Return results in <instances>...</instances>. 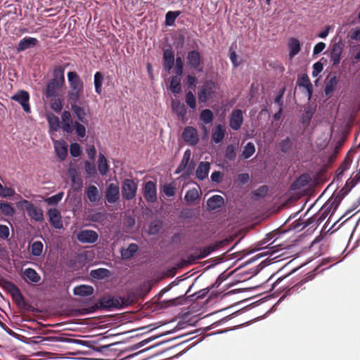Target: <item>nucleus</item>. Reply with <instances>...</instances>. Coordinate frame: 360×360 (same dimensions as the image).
I'll return each mask as SVG.
<instances>
[{
  "label": "nucleus",
  "mask_w": 360,
  "mask_h": 360,
  "mask_svg": "<svg viewBox=\"0 0 360 360\" xmlns=\"http://www.w3.org/2000/svg\"><path fill=\"white\" fill-rule=\"evenodd\" d=\"M143 196L148 202H154L157 200L156 186L154 182L149 181L145 184Z\"/></svg>",
  "instance_id": "14"
},
{
  "label": "nucleus",
  "mask_w": 360,
  "mask_h": 360,
  "mask_svg": "<svg viewBox=\"0 0 360 360\" xmlns=\"http://www.w3.org/2000/svg\"><path fill=\"white\" fill-rule=\"evenodd\" d=\"M70 154L74 158H77L81 155L82 150L79 144L77 143H72L70 145Z\"/></svg>",
  "instance_id": "59"
},
{
  "label": "nucleus",
  "mask_w": 360,
  "mask_h": 360,
  "mask_svg": "<svg viewBox=\"0 0 360 360\" xmlns=\"http://www.w3.org/2000/svg\"><path fill=\"white\" fill-rule=\"evenodd\" d=\"M268 191L267 186H261L254 191V195L259 198H264L267 194Z\"/></svg>",
  "instance_id": "64"
},
{
  "label": "nucleus",
  "mask_w": 360,
  "mask_h": 360,
  "mask_svg": "<svg viewBox=\"0 0 360 360\" xmlns=\"http://www.w3.org/2000/svg\"><path fill=\"white\" fill-rule=\"evenodd\" d=\"M229 122L233 130H239L243 123V111L240 109H234L230 114Z\"/></svg>",
  "instance_id": "10"
},
{
  "label": "nucleus",
  "mask_w": 360,
  "mask_h": 360,
  "mask_svg": "<svg viewBox=\"0 0 360 360\" xmlns=\"http://www.w3.org/2000/svg\"><path fill=\"white\" fill-rule=\"evenodd\" d=\"M124 298L123 297H115L110 295L103 296L95 306L92 307V311L98 309L107 310L111 309H121L124 305Z\"/></svg>",
  "instance_id": "3"
},
{
  "label": "nucleus",
  "mask_w": 360,
  "mask_h": 360,
  "mask_svg": "<svg viewBox=\"0 0 360 360\" xmlns=\"http://www.w3.org/2000/svg\"><path fill=\"white\" fill-rule=\"evenodd\" d=\"M344 49V44L342 40H339L338 42H335L332 45V48L330 53V58L333 63V65H338L341 60V56Z\"/></svg>",
  "instance_id": "9"
},
{
  "label": "nucleus",
  "mask_w": 360,
  "mask_h": 360,
  "mask_svg": "<svg viewBox=\"0 0 360 360\" xmlns=\"http://www.w3.org/2000/svg\"><path fill=\"white\" fill-rule=\"evenodd\" d=\"M182 139L190 145L197 144L199 139L196 129L190 126L186 127L182 133Z\"/></svg>",
  "instance_id": "12"
},
{
  "label": "nucleus",
  "mask_w": 360,
  "mask_h": 360,
  "mask_svg": "<svg viewBox=\"0 0 360 360\" xmlns=\"http://www.w3.org/2000/svg\"><path fill=\"white\" fill-rule=\"evenodd\" d=\"M174 53L170 49H167L163 52V67L167 72H170L174 65Z\"/></svg>",
  "instance_id": "20"
},
{
  "label": "nucleus",
  "mask_w": 360,
  "mask_h": 360,
  "mask_svg": "<svg viewBox=\"0 0 360 360\" xmlns=\"http://www.w3.org/2000/svg\"><path fill=\"white\" fill-rule=\"evenodd\" d=\"M48 216L50 224L53 227L57 229L63 228V221L60 212L56 208H51L48 210Z\"/></svg>",
  "instance_id": "15"
},
{
  "label": "nucleus",
  "mask_w": 360,
  "mask_h": 360,
  "mask_svg": "<svg viewBox=\"0 0 360 360\" xmlns=\"http://www.w3.org/2000/svg\"><path fill=\"white\" fill-rule=\"evenodd\" d=\"M62 129L64 131L71 133L72 131V120L71 113L69 111L65 110L62 115Z\"/></svg>",
  "instance_id": "26"
},
{
  "label": "nucleus",
  "mask_w": 360,
  "mask_h": 360,
  "mask_svg": "<svg viewBox=\"0 0 360 360\" xmlns=\"http://www.w3.org/2000/svg\"><path fill=\"white\" fill-rule=\"evenodd\" d=\"M214 116L213 112L210 109L202 110L200 114V120L205 124H212Z\"/></svg>",
  "instance_id": "38"
},
{
  "label": "nucleus",
  "mask_w": 360,
  "mask_h": 360,
  "mask_svg": "<svg viewBox=\"0 0 360 360\" xmlns=\"http://www.w3.org/2000/svg\"><path fill=\"white\" fill-rule=\"evenodd\" d=\"M75 129L76 133L78 136H79L81 138H84L85 136L86 128L82 124H81L78 122H75Z\"/></svg>",
  "instance_id": "62"
},
{
  "label": "nucleus",
  "mask_w": 360,
  "mask_h": 360,
  "mask_svg": "<svg viewBox=\"0 0 360 360\" xmlns=\"http://www.w3.org/2000/svg\"><path fill=\"white\" fill-rule=\"evenodd\" d=\"M98 170L101 174H105L108 171L107 159H98Z\"/></svg>",
  "instance_id": "60"
},
{
  "label": "nucleus",
  "mask_w": 360,
  "mask_h": 360,
  "mask_svg": "<svg viewBox=\"0 0 360 360\" xmlns=\"http://www.w3.org/2000/svg\"><path fill=\"white\" fill-rule=\"evenodd\" d=\"M39 43V40L37 38L26 37L22 39L16 46V51L18 53L25 51L26 49L32 48L37 46Z\"/></svg>",
  "instance_id": "19"
},
{
  "label": "nucleus",
  "mask_w": 360,
  "mask_h": 360,
  "mask_svg": "<svg viewBox=\"0 0 360 360\" xmlns=\"http://www.w3.org/2000/svg\"><path fill=\"white\" fill-rule=\"evenodd\" d=\"M185 101L191 108L195 109L196 108V98L192 91H188L186 93Z\"/></svg>",
  "instance_id": "52"
},
{
  "label": "nucleus",
  "mask_w": 360,
  "mask_h": 360,
  "mask_svg": "<svg viewBox=\"0 0 360 360\" xmlns=\"http://www.w3.org/2000/svg\"><path fill=\"white\" fill-rule=\"evenodd\" d=\"M226 134V129L224 125L219 124L216 125L214 129L212 131V140L215 143H221Z\"/></svg>",
  "instance_id": "24"
},
{
  "label": "nucleus",
  "mask_w": 360,
  "mask_h": 360,
  "mask_svg": "<svg viewBox=\"0 0 360 360\" xmlns=\"http://www.w3.org/2000/svg\"><path fill=\"white\" fill-rule=\"evenodd\" d=\"M70 105L71 110H72L73 114L75 115V116L77 117L78 120L82 123L86 124L88 122V120H86V117L89 112V108L81 107L80 105H77V103H71Z\"/></svg>",
  "instance_id": "16"
},
{
  "label": "nucleus",
  "mask_w": 360,
  "mask_h": 360,
  "mask_svg": "<svg viewBox=\"0 0 360 360\" xmlns=\"http://www.w3.org/2000/svg\"><path fill=\"white\" fill-rule=\"evenodd\" d=\"M1 285L3 288L11 295V296H13V295L15 294L20 290L15 284L7 280H3L1 282Z\"/></svg>",
  "instance_id": "40"
},
{
  "label": "nucleus",
  "mask_w": 360,
  "mask_h": 360,
  "mask_svg": "<svg viewBox=\"0 0 360 360\" xmlns=\"http://www.w3.org/2000/svg\"><path fill=\"white\" fill-rule=\"evenodd\" d=\"M176 187L173 183L167 184L163 186V192L167 197H172L175 194Z\"/></svg>",
  "instance_id": "56"
},
{
  "label": "nucleus",
  "mask_w": 360,
  "mask_h": 360,
  "mask_svg": "<svg viewBox=\"0 0 360 360\" xmlns=\"http://www.w3.org/2000/svg\"><path fill=\"white\" fill-rule=\"evenodd\" d=\"M199 198V193L197 188H193L189 189L184 197L185 200L188 204H192L195 200Z\"/></svg>",
  "instance_id": "45"
},
{
  "label": "nucleus",
  "mask_w": 360,
  "mask_h": 360,
  "mask_svg": "<svg viewBox=\"0 0 360 360\" xmlns=\"http://www.w3.org/2000/svg\"><path fill=\"white\" fill-rule=\"evenodd\" d=\"M314 276L315 274L313 272L308 273L304 278L295 284L289 290H292V292L297 291L300 287L308 281H311Z\"/></svg>",
  "instance_id": "46"
},
{
  "label": "nucleus",
  "mask_w": 360,
  "mask_h": 360,
  "mask_svg": "<svg viewBox=\"0 0 360 360\" xmlns=\"http://www.w3.org/2000/svg\"><path fill=\"white\" fill-rule=\"evenodd\" d=\"M94 288L91 285H80L74 288L73 293L75 295L86 297L94 293Z\"/></svg>",
  "instance_id": "27"
},
{
  "label": "nucleus",
  "mask_w": 360,
  "mask_h": 360,
  "mask_svg": "<svg viewBox=\"0 0 360 360\" xmlns=\"http://www.w3.org/2000/svg\"><path fill=\"white\" fill-rule=\"evenodd\" d=\"M110 271L107 269L100 268L91 271L90 275L96 279H103L110 276Z\"/></svg>",
  "instance_id": "43"
},
{
  "label": "nucleus",
  "mask_w": 360,
  "mask_h": 360,
  "mask_svg": "<svg viewBox=\"0 0 360 360\" xmlns=\"http://www.w3.org/2000/svg\"><path fill=\"white\" fill-rule=\"evenodd\" d=\"M289 56L292 58L299 53L301 49L300 41L297 38H291L288 42Z\"/></svg>",
  "instance_id": "29"
},
{
  "label": "nucleus",
  "mask_w": 360,
  "mask_h": 360,
  "mask_svg": "<svg viewBox=\"0 0 360 360\" xmlns=\"http://www.w3.org/2000/svg\"><path fill=\"white\" fill-rule=\"evenodd\" d=\"M210 170L209 162H200L198 167L196 169V176L199 179H204L208 175Z\"/></svg>",
  "instance_id": "34"
},
{
  "label": "nucleus",
  "mask_w": 360,
  "mask_h": 360,
  "mask_svg": "<svg viewBox=\"0 0 360 360\" xmlns=\"http://www.w3.org/2000/svg\"><path fill=\"white\" fill-rule=\"evenodd\" d=\"M103 82V75L101 72H96L94 75L95 91L98 95L102 94V85Z\"/></svg>",
  "instance_id": "42"
},
{
  "label": "nucleus",
  "mask_w": 360,
  "mask_h": 360,
  "mask_svg": "<svg viewBox=\"0 0 360 360\" xmlns=\"http://www.w3.org/2000/svg\"><path fill=\"white\" fill-rule=\"evenodd\" d=\"M210 290H212L210 286L208 288L202 289V290L196 292L195 293H194L192 295V297H195V300H199L203 299L209 293Z\"/></svg>",
  "instance_id": "61"
},
{
  "label": "nucleus",
  "mask_w": 360,
  "mask_h": 360,
  "mask_svg": "<svg viewBox=\"0 0 360 360\" xmlns=\"http://www.w3.org/2000/svg\"><path fill=\"white\" fill-rule=\"evenodd\" d=\"M15 191L11 188L4 187L0 184V196L3 198L11 197L14 195Z\"/></svg>",
  "instance_id": "57"
},
{
  "label": "nucleus",
  "mask_w": 360,
  "mask_h": 360,
  "mask_svg": "<svg viewBox=\"0 0 360 360\" xmlns=\"http://www.w3.org/2000/svg\"><path fill=\"white\" fill-rule=\"evenodd\" d=\"M0 210L6 216H13L15 213V209L8 202H0Z\"/></svg>",
  "instance_id": "49"
},
{
  "label": "nucleus",
  "mask_w": 360,
  "mask_h": 360,
  "mask_svg": "<svg viewBox=\"0 0 360 360\" xmlns=\"http://www.w3.org/2000/svg\"><path fill=\"white\" fill-rule=\"evenodd\" d=\"M85 195L91 202H98L101 199L99 191L96 186L90 185L85 189Z\"/></svg>",
  "instance_id": "25"
},
{
  "label": "nucleus",
  "mask_w": 360,
  "mask_h": 360,
  "mask_svg": "<svg viewBox=\"0 0 360 360\" xmlns=\"http://www.w3.org/2000/svg\"><path fill=\"white\" fill-rule=\"evenodd\" d=\"M106 200L111 204L115 203L120 198V189L117 185L110 184L105 191Z\"/></svg>",
  "instance_id": "17"
},
{
  "label": "nucleus",
  "mask_w": 360,
  "mask_h": 360,
  "mask_svg": "<svg viewBox=\"0 0 360 360\" xmlns=\"http://www.w3.org/2000/svg\"><path fill=\"white\" fill-rule=\"evenodd\" d=\"M186 63L190 68L194 69L199 72L203 71V66L201 65V56L199 51L196 50L188 51L186 57Z\"/></svg>",
  "instance_id": "7"
},
{
  "label": "nucleus",
  "mask_w": 360,
  "mask_h": 360,
  "mask_svg": "<svg viewBox=\"0 0 360 360\" xmlns=\"http://www.w3.org/2000/svg\"><path fill=\"white\" fill-rule=\"evenodd\" d=\"M43 243L41 241H34L31 245V253L32 255L39 257L43 251Z\"/></svg>",
  "instance_id": "50"
},
{
  "label": "nucleus",
  "mask_w": 360,
  "mask_h": 360,
  "mask_svg": "<svg viewBox=\"0 0 360 360\" xmlns=\"http://www.w3.org/2000/svg\"><path fill=\"white\" fill-rule=\"evenodd\" d=\"M63 195V192H60L54 195L46 198L45 202L49 205H57L62 200Z\"/></svg>",
  "instance_id": "53"
},
{
  "label": "nucleus",
  "mask_w": 360,
  "mask_h": 360,
  "mask_svg": "<svg viewBox=\"0 0 360 360\" xmlns=\"http://www.w3.org/2000/svg\"><path fill=\"white\" fill-rule=\"evenodd\" d=\"M340 202V200L338 198H329L316 214L303 223L302 229L311 224H312V226H319L329 214L332 215L335 212Z\"/></svg>",
  "instance_id": "1"
},
{
  "label": "nucleus",
  "mask_w": 360,
  "mask_h": 360,
  "mask_svg": "<svg viewBox=\"0 0 360 360\" xmlns=\"http://www.w3.org/2000/svg\"><path fill=\"white\" fill-rule=\"evenodd\" d=\"M85 171L88 177L94 176L96 174L95 165L86 160L85 162Z\"/></svg>",
  "instance_id": "54"
},
{
  "label": "nucleus",
  "mask_w": 360,
  "mask_h": 360,
  "mask_svg": "<svg viewBox=\"0 0 360 360\" xmlns=\"http://www.w3.org/2000/svg\"><path fill=\"white\" fill-rule=\"evenodd\" d=\"M343 143V139H340L335 143H331L329 146L330 155L328 158H336L339 151L342 148Z\"/></svg>",
  "instance_id": "37"
},
{
  "label": "nucleus",
  "mask_w": 360,
  "mask_h": 360,
  "mask_svg": "<svg viewBox=\"0 0 360 360\" xmlns=\"http://www.w3.org/2000/svg\"><path fill=\"white\" fill-rule=\"evenodd\" d=\"M69 90L68 91V100L71 103H78L84 91V82L76 72L68 73Z\"/></svg>",
  "instance_id": "2"
},
{
  "label": "nucleus",
  "mask_w": 360,
  "mask_h": 360,
  "mask_svg": "<svg viewBox=\"0 0 360 360\" xmlns=\"http://www.w3.org/2000/svg\"><path fill=\"white\" fill-rule=\"evenodd\" d=\"M169 89L174 94H178L181 91V77L172 76L170 79Z\"/></svg>",
  "instance_id": "35"
},
{
  "label": "nucleus",
  "mask_w": 360,
  "mask_h": 360,
  "mask_svg": "<svg viewBox=\"0 0 360 360\" xmlns=\"http://www.w3.org/2000/svg\"><path fill=\"white\" fill-rule=\"evenodd\" d=\"M64 68L56 66L53 71V78L50 81L58 82L60 84H65Z\"/></svg>",
  "instance_id": "31"
},
{
  "label": "nucleus",
  "mask_w": 360,
  "mask_h": 360,
  "mask_svg": "<svg viewBox=\"0 0 360 360\" xmlns=\"http://www.w3.org/2000/svg\"><path fill=\"white\" fill-rule=\"evenodd\" d=\"M51 101V108L56 112H60L63 109V103L60 96L56 98H49Z\"/></svg>",
  "instance_id": "48"
},
{
  "label": "nucleus",
  "mask_w": 360,
  "mask_h": 360,
  "mask_svg": "<svg viewBox=\"0 0 360 360\" xmlns=\"http://www.w3.org/2000/svg\"><path fill=\"white\" fill-rule=\"evenodd\" d=\"M255 152V147L253 143L248 142L244 147L243 150V158H250Z\"/></svg>",
  "instance_id": "51"
},
{
  "label": "nucleus",
  "mask_w": 360,
  "mask_h": 360,
  "mask_svg": "<svg viewBox=\"0 0 360 360\" xmlns=\"http://www.w3.org/2000/svg\"><path fill=\"white\" fill-rule=\"evenodd\" d=\"M21 205L25 209L28 216L35 221H42L44 219L42 210L27 200L20 201Z\"/></svg>",
  "instance_id": "5"
},
{
  "label": "nucleus",
  "mask_w": 360,
  "mask_h": 360,
  "mask_svg": "<svg viewBox=\"0 0 360 360\" xmlns=\"http://www.w3.org/2000/svg\"><path fill=\"white\" fill-rule=\"evenodd\" d=\"M64 84H60L58 82L49 81L46 87L45 96L47 98H56L60 96L59 92Z\"/></svg>",
  "instance_id": "18"
},
{
  "label": "nucleus",
  "mask_w": 360,
  "mask_h": 360,
  "mask_svg": "<svg viewBox=\"0 0 360 360\" xmlns=\"http://www.w3.org/2000/svg\"><path fill=\"white\" fill-rule=\"evenodd\" d=\"M224 204V198L219 195L212 196L207 201V206L209 210H215L222 207Z\"/></svg>",
  "instance_id": "23"
},
{
  "label": "nucleus",
  "mask_w": 360,
  "mask_h": 360,
  "mask_svg": "<svg viewBox=\"0 0 360 360\" xmlns=\"http://www.w3.org/2000/svg\"><path fill=\"white\" fill-rule=\"evenodd\" d=\"M359 181H360V177L356 174L354 177L349 178L345 184V187L348 188V190H350Z\"/></svg>",
  "instance_id": "63"
},
{
  "label": "nucleus",
  "mask_w": 360,
  "mask_h": 360,
  "mask_svg": "<svg viewBox=\"0 0 360 360\" xmlns=\"http://www.w3.org/2000/svg\"><path fill=\"white\" fill-rule=\"evenodd\" d=\"M98 238V233L93 230H82L77 235V240L83 243H94Z\"/></svg>",
  "instance_id": "13"
},
{
  "label": "nucleus",
  "mask_w": 360,
  "mask_h": 360,
  "mask_svg": "<svg viewBox=\"0 0 360 360\" xmlns=\"http://www.w3.org/2000/svg\"><path fill=\"white\" fill-rule=\"evenodd\" d=\"M58 158H66L68 155V144L64 141H58L54 145Z\"/></svg>",
  "instance_id": "32"
},
{
  "label": "nucleus",
  "mask_w": 360,
  "mask_h": 360,
  "mask_svg": "<svg viewBox=\"0 0 360 360\" xmlns=\"http://www.w3.org/2000/svg\"><path fill=\"white\" fill-rule=\"evenodd\" d=\"M47 121L49 127L53 131H58L60 127L59 118L53 114H49L47 115Z\"/></svg>",
  "instance_id": "44"
},
{
  "label": "nucleus",
  "mask_w": 360,
  "mask_h": 360,
  "mask_svg": "<svg viewBox=\"0 0 360 360\" xmlns=\"http://www.w3.org/2000/svg\"><path fill=\"white\" fill-rule=\"evenodd\" d=\"M184 70V63L182 58L181 57H177L176 59V67H175V73L176 75L181 77L183 75Z\"/></svg>",
  "instance_id": "58"
},
{
  "label": "nucleus",
  "mask_w": 360,
  "mask_h": 360,
  "mask_svg": "<svg viewBox=\"0 0 360 360\" xmlns=\"http://www.w3.org/2000/svg\"><path fill=\"white\" fill-rule=\"evenodd\" d=\"M297 83L298 86H303L307 89L309 98H310L312 95L313 87L307 75H303L301 77H299Z\"/></svg>",
  "instance_id": "30"
},
{
  "label": "nucleus",
  "mask_w": 360,
  "mask_h": 360,
  "mask_svg": "<svg viewBox=\"0 0 360 360\" xmlns=\"http://www.w3.org/2000/svg\"><path fill=\"white\" fill-rule=\"evenodd\" d=\"M30 98V94L25 90H19L11 97V99L18 102L27 113L31 112Z\"/></svg>",
  "instance_id": "6"
},
{
  "label": "nucleus",
  "mask_w": 360,
  "mask_h": 360,
  "mask_svg": "<svg viewBox=\"0 0 360 360\" xmlns=\"http://www.w3.org/2000/svg\"><path fill=\"white\" fill-rule=\"evenodd\" d=\"M352 162V159H344L336 170L335 179L337 181H341L345 172L348 170Z\"/></svg>",
  "instance_id": "28"
},
{
  "label": "nucleus",
  "mask_w": 360,
  "mask_h": 360,
  "mask_svg": "<svg viewBox=\"0 0 360 360\" xmlns=\"http://www.w3.org/2000/svg\"><path fill=\"white\" fill-rule=\"evenodd\" d=\"M22 278L26 283H37L41 280L40 275L32 268H27L23 271Z\"/></svg>",
  "instance_id": "22"
},
{
  "label": "nucleus",
  "mask_w": 360,
  "mask_h": 360,
  "mask_svg": "<svg viewBox=\"0 0 360 360\" xmlns=\"http://www.w3.org/2000/svg\"><path fill=\"white\" fill-rule=\"evenodd\" d=\"M11 297L18 308L28 309V308L30 307L28 304V303L25 300V298L20 290H19V292H16L15 294L13 295Z\"/></svg>",
  "instance_id": "33"
},
{
  "label": "nucleus",
  "mask_w": 360,
  "mask_h": 360,
  "mask_svg": "<svg viewBox=\"0 0 360 360\" xmlns=\"http://www.w3.org/2000/svg\"><path fill=\"white\" fill-rule=\"evenodd\" d=\"M1 285L3 288L11 295V296H13V295L15 294L20 290L15 284L7 280H3L1 282Z\"/></svg>",
  "instance_id": "41"
},
{
  "label": "nucleus",
  "mask_w": 360,
  "mask_h": 360,
  "mask_svg": "<svg viewBox=\"0 0 360 360\" xmlns=\"http://www.w3.org/2000/svg\"><path fill=\"white\" fill-rule=\"evenodd\" d=\"M136 191L137 185L133 180H124L122 188V195L124 200H132L136 196Z\"/></svg>",
  "instance_id": "8"
},
{
  "label": "nucleus",
  "mask_w": 360,
  "mask_h": 360,
  "mask_svg": "<svg viewBox=\"0 0 360 360\" xmlns=\"http://www.w3.org/2000/svg\"><path fill=\"white\" fill-rule=\"evenodd\" d=\"M181 14L179 11H168L165 15V25L167 26H172L174 24L177 17Z\"/></svg>",
  "instance_id": "47"
},
{
  "label": "nucleus",
  "mask_w": 360,
  "mask_h": 360,
  "mask_svg": "<svg viewBox=\"0 0 360 360\" xmlns=\"http://www.w3.org/2000/svg\"><path fill=\"white\" fill-rule=\"evenodd\" d=\"M217 85L212 80H206L199 87L198 98L200 103H206L212 99L217 94Z\"/></svg>",
  "instance_id": "4"
},
{
  "label": "nucleus",
  "mask_w": 360,
  "mask_h": 360,
  "mask_svg": "<svg viewBox=\"0 0 360 360\" xmlns=\"http://www.w3.org/2000/svg\"><path fill=\"white\" fill-rule=\"evenodd\" d=\"M297 142L296 136H287L278 143V148L283 153H290L293 149L296 148Z\"/></svg>",
  "instance_id": "11"
},
{
  "label": "nucleus",
  "mask_w": 360,
  "mask_h": 360,
  "mask_svg": "<svg viewBox=\"0 0 360 360\" xmlns=\"http://www.w3.org/2000/svg\"><path fill=\"white\" fill-rule=\"evenodd\" d=\"M329 140L325 134L322 137H319L316 141V146L319 150L324 149L328 144Z\"/></svg>",
  "instance_id": "55"
},
{
  "label": "nucleus",
  "mask_w": 360,
  "mask_h": 360,
  "mask_svg": "<svg viewBox=\"0 0 360 360\" xmlns=\"http://www.w3.org/2000/svg\"><path fill=\"white\" fill-rule=\"evenodd\" d=\"M338 78L336 75L333 76L325 86V94L326 96H331L338 84Z\"/></svg>",
  "instance_id": "39"
},
{
  "label": "nucleus",
  "mask_w": 360,
  "mask_h": 360,
  "mask_svg": "<svg viewBox=\"0 0 360 360\" xmlns=\"http://www.w3.org/2000/svg\"><path fill=\"white\" fill-rule=\"evenodd\" d=\"M138 250L139 247L136 243H131L127 248L122 249L121 255L124 259H129L135 255Z\"/></svg>",
  "instance_id": "36"
},
{
  "label": "nucleus",
  "mask_w": 360,
  "mask_h": 360,
  "mask_svg": "<svg viewBox=\"0 0 360 360\" xmlns=\"http://www.w3.org/2000/svg\"><path fill=\"white\" fill-rule=\"evenodd\" d=\"M172 108L174 112H175L179 120L184 122L187 113L186 108L184 103H181L179 100L172 101Z\"/></svg>",
  "instance_id": "21"
}]
</instances>
